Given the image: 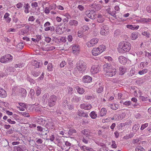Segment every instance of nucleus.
<instances>
[{"mask_svg": "<svg viewBox=\"0 0 151 151\" xmlns=\"http://www.w3.org/2000/svg\"><path fill=\"white\" fill-rule=\"evenodd\" d=\"M131 48V45L129 42L122 41L119 43L117 50L119 53H124L129 52Z\"/></svg>", "mask_w": 151, "mask_h": 151, "instance_id": "obj_1", "label": "nucleus"}, {"mask_svg": "<svg viewBox=\"0 0 151 151\" xmlns=\"http://www.w3.org/2000/svg\"><path fill=\"white\" fill-rule=\"evenodd\" d=\"M103 69L106 73L105 74L109 77H112L116 73V70L113 68L111 65L109 63H106L103 65Z\"/></svg>", "mask_w": 151, "mask_h": 151, "instance_id": "obj_2", "label": "nucleus"}, {"mask_svg": "<svg viewBox=\"0 0 151 151\" xmlns=\"http://www.w3.org/2000/svg\"><path fill=\"white\" fill-rule=\"evenodd\" d=\"M106 49V46L102 45L98 47L93 48L91 50L92 55L94 56H98L104 51Z\"/></svg>", "mask_w": 151, "mask_h": 151, "instance_id": "obj_3", "label": "nucleus"}, {"mask_svg": "<svg viewBox=\"0 0 151 151\" xmlns=\"http://www.w3.org/2000/svg\"><path fill=\"white\" fill-rule=\"evenodd\" d=\"M13 56L9 54L1 56L0 58V62L3 63H9L13 60Z\"/></svg>", "mask_w": 151, "mask_h": 151, "instance_id": "obj_4", "label": "nucleus"}, {"mask_svg": "<svg viewBox=\"0 0 151 151\" xmlns=\"http://www.w3.org/2000/svg\"><path fill=\"white\" fill-rule=\"evenodd\" d=\"M77 68L80 73H83L87 68L86 63L83 61H80L78 64Z\"/></svg>", "mask_w": 151, "mask_h": 151, "instance_id": "obj_5", "label": "nucleus"}, {"mask_svg": "<svg viewBox=\"0 0 151 151\" xmlns=\"http://www.w3.org/2000/svg\"><path fill=\"white\" fill-rule=\"evenodd\" d=\"M99 41L97 38H93L86 43V45L88 47H91L96 45Z\"/></svg>", "mask_w": 151, "mask_h": 151, "instance_id": "obj_6", "label": "nucleus"}, {"mask_svg": "<svg viewBox=\"0 0 151 151\" xmlns=\"http://www.w3.org/2000/svg\"><path fill=\"white\" fill-rule=\"evenodd\" d=\"M57 99V97L53 95L51 96L48 100V106L50 107L54 106L55 104Z\"/></svg>", "mask_w": 151, "mask_h": 151, "instance_id": "obj_7", "label": "nucleus"}, {"mask_svg": "<svg viewBox=\"0 0 151 151\" xmlns=\"http://www.w3.org/2000/svg\"><path fill=\"white\" fill-rule=\"evenodd\" d=\"M100 71V67L97 65H92L90 69V72L92 75L98 73Z\"/></svg>", "mask_w": 151, "mask_h": 151, "instance_id": "obj_8", "label": "nucleus"}, {"mask_svg": "<svg viewBox=\"0 0 151 151\" xmlns=\"http://www.w3.org/2000/svg\"><path fill=\"white\" fill-rule=\"evenodd\" d=\"M100 34L102 35L106 36L109 34V28L106 25L102 26L100 31Z\"/></svg>", "mask_w": 151, "mask_h": 151, "instance_id": "obj_9", "label": "nucleus"}, {"mask_svg": "<svg viewBox=\"0 0 151 151\" xmlns=\"http://www.w3.org/2000/svg\"><path fill=\"white\" fill-rule=\"evenodd\" d=\"M42 116H37L35 118V120L38 124L43 125L45 124L46 122H47V121H46L45 119H43Z\"/></svg>", "mask_w": 151, "mask_h": 151, "instance_id": "obj_10", "label": "nucleus"}, {"mask_svg": "<svg viewBox=\"0 0 151 151\" xmlns=\"http://www.w3.org/2000/svg\"><path fill=\"white\" fill-rule=\"evenodd\" d=\"M50 22H47L45 23L44 25L45 27L44 29L46 31H53L55 30V28L53 26H50Z\"/></svg>", "mask_w": 151, "mask_h": 151, "instance_id": "obj_11", "label": "nucleus"}, {"mask_svg": "<svg viewBox=\"0 0 151 151\" xmlns=\"http://www.w3.org/2000/svg\"><path fill=\"white\" fill-rule=\"evenodd\" d=\"M80 107L81 109L88 110L91 109L92 106L89 104L83 103L80 105Z\"/></svg>", "mask_w": 151, "mask_h": 151, "instance_id": "obj_12", "label": "nucleus"}, {"mask_svg": "<svg viewBox=\"0 0 151 151\" xmlns=\"http://www.w3.org/2000/svg\"><path fill=\"white\" fill-rule=\"evenodd\" d=\"M80 47L79 45H74L72 47V52L74 54L77 55L80 52Z\"/></svg>", "mask_w": 151, "mask_h": 151, "instance_id": "obj_13", "label": "nucleus"}, {"mask_svg": "<svg viewBox=\"0 0 151 151\" xmlns=\"http://www.w3.org/2000/svg\"><path fill=\"white\" fill-rule=\"evenodd\" d=\"M118 59L119 62L123 65L126 64L127 61V58L123 56H120L118 57Z\"/></svg>", "mask_w": 151, "mask_h": 151, "instance_id": "obj_14", "label": "nucleus"}, {"mask_svg": "<svg viewBox=\"0 0 151 151\" xmlns=\"http://www.w3.org/2000/svg\"><path fill=\"white\" fill-rule=\"evenodd\" d=\"M92 80V78L88 76H85L83 77L82 82L84 83H90Z\"/></svg>", "mask_w": 151, "mask_h": 151, "instance_id": "obj_15", "label": "nucleus"}, {"mask_svg": "<svg viewBox=\"0 0 151 151\" xmlns=\"http://www.w3.org/2000/svg\"><path fill=\"white\" fill-rule=\"evenodd\" d=\"M46 127L50 129H54V123L51 121L48 122H46Z\"/></svg>", "mask_w": 151, "mask_h": 151, "instance_id": "obj_16", "label": "nucleus"}, {"mask_svg": "<svg viewBox=\"0 0 151 151\" xmlns=\"http://www.w3.org/2000/svg\"><path fill=\"white\" fill-rule=\"evenodd\" d=\"M19 106H17V108L20 111H24L25 110V109L26 108V105L24 103H19Z\"/></svg>", "mask_w": 151, "mask_h": 151, "instance_id": "obj_17", "label": "nucleus"}, {"mask_svg": "<svg viewBox=\"0 0 151 151\" xmlns=\"http://www.w3.org/2000/svg\"><path fill=\"white\" fill-rule=\"evenodd\" d=\"M93 12L92 11H91L90 10H87L86 12V15L88 18L92 19H94L95 18H94V15L91 13Z\"/></svg>", "mask_w": 151, "mask_h": 151, "instance_id": "obj_18", "label": "nucleus"}, {"mask_svg": "<svg viewBox=\"0 0 151 151\" xmlns=\"http://www.w3.org/2000/svg\"><path fill=\"white\" fill-rule=\"evenodd\" d=\"M10 14L8 13H6L4 16V18L7 23H9L11 21V18L9 17Z\"/></svg>", "mask_w": 151, "mask_h": 151, "instance_id": "obj_19", "label": "nucleus"}, {"mask_svg": "<svg viewBox=\"0 0 151 151\" xmlns=\"http://www.w3.org/2000/svg\"><path fill=\"white\" fill-rule=\"evenodd\" d=\"M127 28L132 30H137L139 28V26L134 25L128 24L126 25Z\"/></svg>", "mask_w": 151, "mask_h": 151, "instance_id": "obj_20", "label": "nucleus"}, {"mask_svg": "<svg viewBox=\"0 0 151 151\" xmlns=\"http://www.w3.org/2000/svg\"><path fill=\"white\" fill-rule=\"evenodd\" d=\"M97 21L99 23H102L103 22L104 20V18L103 16L100 14H98L96 17Z\"/></svg>", "mask_w": 151, "mask_h": 151, "instance_id": "obj_21", "label": "nucleus"}, {"mask_svg": "<svg viewBox=\"0 0 151 151\" xmlns=\"http://www.w3.org/2000/svg\"><path fill=\"white\" fill-rule=\"evenodd\" d=\"M32 63L33 65L35 66L37 68L41 67L42 65V63L41 64L40 62H38L35 60H32Z\"/></svg>", "mask_w": 151, "mask_h": 151, "instance_id": "obj_22", "label": "nucleus"}, {"mask_svg": "<svg viewBox=\"0 0 151 151\" xmlns=\"http://www.w3.org/2000/svg\"><path fill=\"white\" fill-rule=\"evenodd\" d=\"M111 119L114 121H118L121 120V118L120 115L115 114L112 118H111Z\"/></svg>", "mask_w": 151, "mask_h": 151, "instance_id": "obj_23", "label": "nucleus"}, {"mask_svg": "<svg viewBox=\"0 0 151 151\" xmlns=\"http://www.w3.org/2000/svg\"><path fill=\"white\" fill-rule=\"evenodd\" d=\"M6 91L2 88H0V96L2 98H5L6 96Z\"/></svg>", "mask_w": 151, "mask_h": 151, "instance_id": "obj_24", "label": "nucleus"}, {"mask_svg": "<svg viewBox=\"0 0 151 151\" xmlns=\"http://www.w3.org/2000/svg\"><path fill=\"white\" fill-rule=\"evenodd\" d=\"M14 148L17 151H24V149L22 145H19L14 147Z\"/></svg>", "mask_w": 151, "mask_h": 151, "instance_id": "obj_25", "label": "nucleus"}, {"mask_svg": "<svg viewBox=\"0 0 151 151\" xmlns=\"http://www.w3.org/2000/svg\"><path fill=\"white\" fill-rule=\"evenodd\" d=\"M126 69L124 67H120L119 68V74L120 75H122L126 71Z\"/></svg>", "mask_w": 151, "mask_h": 151, "instance_id": "obj_26", "label": "nucleus"}, {"mask_svg": "<svg viewBox=\"0 0 151 151\" xmlns=\"http://www.w3.org/2000/svg\"><path fill=\"white\" fill-rule=\"evenodd\" d=\"M76 88L78 92L80 94H82L85 92L83 88H80L78 86H76Z\"/></svg>", "mask_w": 151, "mask_h": 151, "instance_id": "obj_27", "label": "nucleus"}, {"mask_svg": "<svg viewBox=\"0 0 151 151\" xmlns=\"http://www.w3.org/2000/svg\"><path fill=\"white\" fill-rule=\"evenodd\" d=\"M139 127L140 126L139 124H135L132 127V130L134 132H136L139 129Z\"/></svg>", "mask_w": 151, "mask_h": 151, "instance_id": "obj_28", "label": "nucleus"}, {"mask_svg": "<svg viewBox=\"0 0 151 151\" xmlns=\"http://www.w3.org/2000/svg\"><path fill=\"white\" fill-rule=\"evenodd\" d=\"M138 33L137 32H134L131 35V37L132 40H134L138 37Z\"/></svg>", "mask_w": 151, "mask_h": 151, "instance_id": "obj_29", "label": "nucleus"}, {"mask_svg": "<svg viewBox=\"0 0 151 151\" xmlns=\"http://www.w3.org/2000/svg\"><path fill=\"white\" fill-rule=\"evenodd\" d=\"M81 100V98L76 96H74L72 99V101L73 102H78Z\"/></svg>", "mask_w": 151, "mask_h": 151, "instance_id": "obj_30", "label": "nucleus"}, {"mask_svg": "<svg viewBox=\"0 0 151 151\" xmlns=\"http://www.w3.org/2000/svg\"><path fill=\"white\" fill-rule=\"evenodd\" d=\"M78 22L77 21L74 20H70L69 22V24L71 26H76L78 24Z\"/></svg>", "mask_w": 151, "mask_h": 151, "instance_id": "obj_31", "label": "nucleus"}, {"mask_svg": "<svg viewBox=\"0 0 151 151\" xmlns=\"http://www.w3.org/2000/svg\"><path fill=\"white\" fill-rule=\"evenodd\" d=\"M140 22L144 23L148 22H151V19L150 18H142L140 19Z\"/></svg>", "mask_w": 151, "mask_h": 151, "instance_id": "obj_32", "label": "nucleus"}, {"mask_svg": "<svg viewBox=\"0 0 151 151\" xmlns=\"http://www.w3.org/2000/svg\"><path fill=\"white\" fill-rule=\"evenodd\" d=\"M106 110L105 108H102L101 110L100 115L101 116L105 115L106 113Z\"/></svg>", "mask_w": 151, "mask_h": 151, "instance_id": "obj_33", "label": "nucleus"}, {"mask_svg": "<svg viewBox=\"0 0 151 151\" xmlns=\"http://www.w3.org/2000/svg\"><path fill=\"white\" fill-rule=\"evenodd\" d=\"M91 117L92 119H96L97 116V114L94 111H92L90 114Z\"/></svg>", "mask_w": 151, "mask_h": 151, "instance_id": "obj_34", "label": "nucleus"}, {"mask_svg": "<svg viewBox=\"0 0 151 151\" xmlns=\"http://www.w3.org/2000/svg\"><path fill=\"white\" fill-rule=\"evenodd\" d=\"M55 47L52 46H50L49 45H47L46 46L45 48V50L47 51L52 50L55 49Z\"/></svg>", "mask_w": 151, "mask_h": 151, "instance_id": "obj_35", "label": "nucleus"}, {"mask_svg": "<svg viewBox=\"0 0 151 151\" xmlns=\"http://www.w3.org/2000/svg\"><path fill=\"white\" fill-rule=\"evenodd\" d=\"M148 65V63L147 62H141L140 64V67L141 68L146 67Z\"/></svg>", "mask_w": 151, "mask_h": 151, "instance_id": "obj_36", "label": "nucleus"}, {"mask_svg": "<svg viewBox=\"0 0 151 151\" xmlns=\"http://www.w3.org/2000/svg\"><path fill=\"white\" fill-rule=\"evenodd\" d=\"M84 135L88 136L89 134V131L88 129H85L83 130L81 132Z\"/></svg>", "mask_w": 151, "mask_h": 151, "instance_id": "obj_37", "label": "nucleus"}, {"mask_svg": "<svg viewBox=\"0 0 151 151\" xmlns=\"http://www.w3.org/2000/svg\"><path fill=\"white\" fill-rule=\"evenodd\" d=\"M148 72V70L147 69H144L142 70L139 71L138 72V74L142 75Z\"/></svg>", "mask_w": 151, "mask_h": 151, "instance_id": "obj_38", "label": "nucleus"}, {"mask_svg": "<svg viewBox=\"0 0 151 151\" xmlns=\"http://www.w3.org/2000/svg\"><path fill=\"white\" fill-rule=\"evenodd\" d=\"M135 151H145V149L142 146H138L135 149Z\"/></svg>", "mask_w": 151, "mask_h": 151, "instance_id": "obj_39", "label": "nucleus"}, {"mask_svg": "<svg viewBox=\"0 0 151 151\" xmlns=\"http://www.w3.org/2000/svg\"><path fill=\"white\" fill-rule=\"evenodd\" d=\"M36 93L37 96H39L41 93V89L39 87H37L36 89Z\"/></svg>", "mask_w": 151, "mask_h": 151, "instance_id": "obj_40", "label": "nucleus"}, {"mask_svg": "<svg viewBox=\"0 0 151 151\" xmlns=\"http://www.w3.org/2000/svg\"><path fill=\"white\" fill-rule=\"evenodd\" d=\"M56 5L55 4H52L49 5L48 7L50 10H52L55 9L56 8Z\"/></svg>", "mask_w": 151, "mask_h": 151, "instance_id": "obj_41", "label": "nucleus"}, {"mask_svg": "<svg viewBox=\"0 0 151 151\" xmlns=\"http://www.w3.org/2000/svg\"><path fill=\"white\" fill-rule=\"evenodd\" d=\"M29 4H26V6L24 9V11L25 13L27 14V13H28L29 12Z\"/></svg>", "mask_w": 151, "mask_h": 151, "instance_id": "obj_42", "label": "nucleus"}, {"mask_svg": "<svg viewBox=\"0 0 151 151\" xmlns=\"http://www.w3.org/2000/svg\"><path fill=\"white\" fill-rule=\"evenodd\" d=\"M76 132V131L74 129H71L69 130L68 133L70 135H71L73 134Z\"/></svg>", "mask_w": 151, "mask_h": 151, "instance_id": "obj_43", "label": "nucleus"}, {"mask_svg": "<svg viewBox=\"0 0 151 151\" xmlns=\"http://www.w3.org/2000/svg\"><path fill=\"white\" fill-rule=\"evenodd\" d=\"M109 106L112 109L115 110L117 108L118 106L117 105V106H116V105L114 104H110Z\"/></svg>", "mask_w": 151, "mask_h": 151, "instance_id": "obj_44", "label": "nucleus"}, {"mask_svg": "<svg viewBox=\"0 0 151 151\" xmlns=\"http://www.w3.org/2000/svg\"><path fill=\"white\" fill-rule=\"evenodd\" d=\"M52 65L51 63H49L47 65V69L49 71H51L52 70Z\"/></svg>", "mask_w": 151, "mask_h": 151, "instance_id": "obj_45", "label": "nucleus"}, {"mask_svg": "<svg viewBox=\"0 0 151 151\" xmlns=\"http://www.w3.org/2000/svg\"><path fill=\"white\" fill-rule=\"evenodd\" d=\"M148 125V123H145L144 124H143L142 125V126L140 128V129L141 130H143L145 128L147 127Z\"/></svg>", "mask_w": 151, "mask_h": 151, "instance_id": "obj_46", "label": "nucleus"}, {"mask_svg": "<svg viewBox=\"0 0 151 151\" xmlns=\"http://www.w3.org/2000/svg\"><path fill=\"white\" fill-rule=\"evenodd\" d=\"M37 130L40 132H44L45 131H46L45 129H43L42 127L40 126H38L37 127Z\"/></svg>", "mask_w": 151, "mask_h": 151, "instance_id": "obj_47", "label": "nucleus"}, {"mask_svg": "<svg viewBox=\"0 0 151 151\" xmlns=\"http://www.w3.org/2000/svg\"><path fill=\"white\" fill-rule=\"evenodd\" d=\"M135 73V68H131L130 72V75L131 76H132V75H134Z\"/></svg>", "mask_w": 151, "mask_h": 151, "instance_id": "obj_48", "label": "nucleus"}, {"mask_svg": "<svg viewBox=\"0 0 151 151\" xmlns=\"http://www.w3.org/2000/svg\"><path fill=\"white\" fill-rule=\"evenodd\" d=\"M32 74L35 77H37L40 74V73L39 72L34 71L32 72Z\"/></svg>", "mask_w": 151, "mask_h": 151, "instance_id": "obj_49", "label": "nucleus"}, {"mask_svg": "<svg viewBox=\"0 0 151 151\" xmlns=\"http://www.w3.org/2000/svg\"><path fill=\"white\" fill-rule=\"evenodd\" d=\"M142 34L147 37H149L150 35L149 33L147 32H144L142 33Z\"/></svg>", "mask_w": 151, "mask_h": 151, "instance_id": "obj_50", "label": "nucleus"}, {"mask_svg": "<svg viewBox=\"0 0 151 151\" xmlns=\"http://www.w3.org/2000/svg\"><path fill=\"white\" fill-rule=\"evenodd\" d=\"M85 99L86 100H91L93 98V96L90 95H86L85 96Z\"/></svg>", "mask_w": 151, "mask_h": 151, "instance_id": "obj_51", "label": "nucleus"}, {"mask_svg": "<svg viewBox=\"0 0 151 151\" xmlns=\"http://www.w3.org/2000/svg\"><path fill=\"white\" fill-rule=\"evenodd\" d=\"M31 6L33 8H36L38 6L37 3L36 2H34L31 4Z\"/></svg>", "mask_w": 151, "mask_h": 151, "instance_id": "obj_52", "label": "nucleus"}, {"mask_svg": "<svg viewBox=\"0 0 151 151\" xmlns=\"http://www.w3.org/2000/svg\"><path fill=\"white\" fill-rule=\"evenodd\" d=\"M22 115L24 117H29L30 116L29 114L28 113L25 112H21Z\"/></svg>", "mask_w": 151, "mask_h": 151, "instance_id": "obj_53", "label": "nucleus"}, {"mask_svg": "<svg viewBox=\"0 0 151 151\" xmlns=\"http://www.w3.org/2000/svg\"><path fill=\"white\" fill-rule=\"evenodd\" d=\"M111 147L113 148H116L117 147V145L114 141H112Z\"/></svg>", "mask_w": 151, "mask_h": 151, "instance_id": "obj_54", "label": "nucleus"}, {"mask_svg": "<svg viewBox=\"0 0 151 151\" xmlns=\"http://www.w3.org/2000/svg\"><path fill=\"white\" fill-rule=\"evenodd\" d=\"M16 6L18 9L21 8L23 6V4L21 2L19 3L16 4Z\"/></svg>", "mask_w": 151, "mask_h": 151, "instance_id": "obj_55", "label": "nucleus"}, {"mask_svg": "<svg viewBox=\"0 0 151 151\" xmlns=\"http://www.w3.org/2000/svg\"><path fill=\"white\" fill-rule=\"evenodd\" d=\"M49 97V95L48 93H45L43 95L42 99L44 100L45 101L47 99V98H48Z\"/></svg>", "mask_w": 151, "mask_h": 151, "instance_id": "obj_56", "label": "nucleus"}, {"mask_svg": "<svg viewBox=\"0 0 151 151\" xmlns=\"http://www.w3.org/2000/svg\"><path fill=\"white\" fill-rule=\"evenodd\" d=\"M35 18L33 16H30L28 19L29 21H30L31 22H34L35 20Z\"/></svg>", "mask_w": 151, "mask_h": 151, "instance_id": "obj_57", "label": "nucleus"}, {"mask_svg": "<svg viewBox=\"0 0 151 151\" xmlns=\"http://www.w3.org/2000/svg\"><path fill=\"white\" fill-rule=\"evenodd\" d=\"M145 56L147 57L149 59H151V52H146Z\"/></svg>", "mask_w": 151, "mask_h": 151, "instance_id": "obj_58", "label": "nucleus"}, {"mask_svg": "<svg viewBox=\"0 0 151 151\" xmlns=\"http://www.w3.org/2000/svg\"><path fill=\"white\" fill-rule=\"evenodd\" d=\"M139 105L137 103H136L134 104H132L131 107L132 108H138L139 107Z\"/></svg>", "mask_w": 151, "mask_h": 151, "instance_id": "obj_59", "label": "nucleus"}, {"mask_svg": "<svg viewBox=\"0 0 151 151\" xmlns=\"http://www.w3.org/2000/svg\"><path fill=\"white\" fill-rule=\"evenodd\" d=\"M104 58L109 61H112V58L110 56H105Z\"/></svg>", "mask_w": 151, "mask_h": 151, "instance_id": "obj_60", "label": "nucleus"}, {"mask_svg": "<svg viewBox=\"0 0 151 151\" xmlns=\"http://www.w3.org/2000/svg\"><path fill=\"white\" fill-rule=\"evenodd\" d=\"M50 10L48 7H47L45 8L44 10L45 13L46 14H48L50 12Z\"/></svg>", "mask_w": 151, "mask_h": 151, "instance_id": "obj_61", "label": "nucleus"}, {"mask_svg": "<svg viewBox=\"0 0 151 151\" xmlns=\"http://www.w3.org/2000/svg\"><path fill=\"white\" fill-rule=\"evenodd\" d=\"M131 104V102L130 101H126L124 103V104L125 106H129Z\"/></svg>", "mask_w": 151, "mask_h": 151, "instance_id": "obj_62", "label": "nucleus"}, {"mask_svg": "<svg viewBox=\"0 0 151 151\" xmlns=\"http://www.w3.org/2000/svg\"><path fill=\"white\" fill-rule=\"evenodd\" d=\"M116 12L115 11H113L112 12H111L110 13V14L111 15L113 16L114 17H116Z\"/></svg>", "mask_w": 151, "mask_h": 151, "instance_id": "obj_63", "label": "nucleus"}, {"mask_svg": "<svg viewBox=\"0 0 151 151\" xmlns=\"http://www.w3.org/2000/svg\"><path fill=\"white\" fill-rule=\"evenodd\" d=\"M103 88L102 86H100L98 88L97 91L99 93H101L103 91Z\"/></svg>", "mask_w": 151, "mask_h": 151, "instance_id": "obj_64", "label": "nucleus"}]
</instances>
